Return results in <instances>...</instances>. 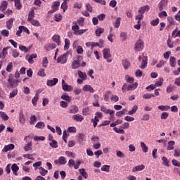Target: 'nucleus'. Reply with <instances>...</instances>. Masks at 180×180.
Wrapping results in <instances>:
<instances>
[{
	"label": "nucleus",
	"mask_w": 180,
	"mask_h": 180,
	"mask_svg": "<svg viewBox=\"0 0 180 180\" xmlns=\"http://www.w3.org/2000/svg\"><path fill=\"white\" fill-rule=\"evenodd\" d=\"M158 109L162 112H167V110H169L170 107L169 105H159Z\"/></svg>",
	"instance_id": "nucleus-34"
},
{
	"label": "nucleus",
	"mask_w": 180,
	"mask_h": 180,
	"mask_svg": "<svg viewBox=\"0 0 180 180\" xmlns=\"http://www.w3.org/2000/svg\"><path fill=\"white\" fill-rule=\"evenodd\" d=\"M15 6L17 9H18V11L22 9V3H20V0H15Z\"/></svg>",
	"instance_id": "nucleus-51"
},
{
	"label": "nucleus",
	"mask_w": 180,
	"mask_h": 180,
	"mask_svg": "<svg viewBox=\"0 0 180 180\" xmlns=\"http://www.w3.org/2000/svg\"><path fill=\"white\" fill-rule=\"evenodd\" d=\"M139 86V83L135 82L132 83L131 84H129L127 86V84H124L122 87V92H126V91H134Z\"/></svg>",
	"instance_id": "nucleus-2"
},
{
	"label": "nucleus",
	"mask_w": 180,
	"mask_h": 180,
	"mask_svg": "<svg viewBox=\"0 0 180 180\" xmlns=\"http://www.w3.org/2000/svg\"><path fill=\"white\" fill-rule=\"evenodd\" d=\"M71 44V41L68 39H65V46L64 50H68L70 49V45Z\"/></svg>",
	"instance_id": "nucleus-42"
},
{
	"label": "nucleus",
	"mask_w": 180,
	"mask_h": 180,
	"mask_svg": "<svg viewBox=\"0 0 180 180\" xmlns=\"http://www.w3.org/2000/svg\"><path fill=\"white\" fill-rule=\"evenodd\" d=\"M154 94L147 93L143 96V99H151L152 98H154Z\"/></svg>",
	"instance_id": "nucleus-61"
},
{
	"label": "nucleus",
	"mask_w": 180,
	"mask_h": 180,
	"mask_svg": "<svg viewBox=\"0 0 180 180\" xmlns=\"http://www.w3.org/2000/svg\"><path fill=\"white\" fill-rule=\"evenodd\" d=\"M149 11H150V6L146 5L139 8V13H142V15H144V12H148Z\"/></svg>",
	"instance_id": "nucleus-15"
},
{
	"label": "nucleus",
	"mask_w": 180,
	"mask_h": 180,
	"mask_svg": "<svg viewBox=\"0 0 180 180\" xmlns=\"http://www.w3.org/2000/svg\"><path fill=\"white\" fill-rule=\"evenodd\" d=\"M78 76L81 79H83L84 81H86V72H83L81 70H78L77 72Z\"/></svg>",
	"instance_id": "nucleus-26"
},
{
	"label": "nucleus",
	"mask_w": 180,
	"mask_h": 180,
	"mask_svg": "<svg viewBox=\"0 0 180 180\" xmlns=\"http://www.w3.org/2000/svg\"><path fill=\"white\" fill-rule=\"evenodd\" d=\"M176 59L175 58V57L174 56H171L170 58H169V63H170V65L172 67H175V65H176Z\"/></svg>",
	"instance_id": "nucleus-54"
},
{
	"label": "nucleus",
	"mask_w": 180,
	"mask_h": 180,
	"mask_svg": "<svg viewBox=\"0 0 180 180\" xmlns=\"http://www.w3.org/2000/svg\"><path fill=\"white\" fill-rule=\"evenodd\" d=\"M72 118L73 120H75V122H82V120H84V116L79 114L72 115Z\"/></svg>",
	"instance_id": "nucleus-19"
},
{
	"label": "nucleus",
	"mask_w": 180,
	"mask_h": 180,
	"mask_svg": "<svg viewBox=\"0 0 180 180\" xmlns=\"http://www.w3.org/2000/svg\"><path fill=\"white\" fill-rule=\"evenodd\" d=\"M34 18V10H31L28 13L27 22L32 20Z\"/></svg>",
	"instance_id": "nucleus-44"
},
{
	"label": "nucleus",
	"mask_w": 180,
	"mask_h": 180,
	"mask_svg": "<svg viewBox=\"0 0 180 180\" xmlns=\"http://www.w3.org/2000/svg\"><path fill=\"white\" fill-rule=\"evenodd\" d=\"M61 99H63V101H66L67 102H71V97H70L67 93H65L61 96Z\"/></svg>",
	"instance_id": "nucleus-33"
},
{
	"label": "nucleus",
	"mask_w": 180,
	"mask_h": 180,
	"mask_svg": "<svg viewBox=\"0 0 180 180\" xmlns=\"http://www.w3.org/2000/svg\"><path fill=\"white\" fill-rule=\"evenodd\" d=\"M32 146H33V143L32 142H28L27 144H26L24 146L25 151H32Z\"/></svg>",
	"instance_id": "nucleus-32"
},
{
	"label": "nucleus",
	"mask_w": 180,
	"mask_h": 180,
	"mask_svg": "<svg viewBox=\"0 0 180 180\" xmlns=\"http://www.w3.org/2000/svg\"><path fill=\"white\" fill-rule=\"evenodd\" d=\"M6 26L8 29V30H11V29H12V26H13V18L9 19L6 22Z\"/></svg>",
	"instance_id": "nucleus-28"
},
{
	"label": "nucleus",
	"mask_w": 180,
	"mask_h": 180,
	"mask_svg": "<svg viewBox=\"0 0 180 180\" xmlns=\"http://www.w3.org/2000/svg\"><path fill=\"white\" fill-rule=\"evenodd\" d=\"M143 49H144V41L139 39L135 44L134 50L135 51H141Z\"/></svg>",
	"instance_id": "nucleus-4"
},
{
	"label": "nucleus",
	"mask_w": 180,
	"mask_h": 180,
	"mask_svg": "<svg viewBox=\"0 0 180 180\" xmlns=\"http://www.w3.org/2000/svg\"><path fill=\"white\" fill-rule=\"evenodd\" d=\"M49 146L52 148H58V143H57L56 140L51 141L49 142Z\"/></svg>",
	"instance_id": "nucleus-39"
},
{
	"label": "nucleus",
	"mask_w": 180,
	"mask_h": 180,
	"mask_svg": "<svg viewBox=\"0 0 180 180\" xmlns=\"http://www.w3.org/2000/svg\"><path fill=\"white\" fill-rule=\"evenodd\" d=\"M39 174L42 176H46V175L47 174V172H49V171L46 170L43 167H39Z\"/></svg>",
	"instance_id": "nucleus-46"
},
{
	"label": "nucleus",
	"mask_w": 180,
	"mask_h": 180,
	"mask_svg": "<svg viewBox=\"0 0 180 180\" xmlns=\"http://www.w3.org/2000/svg\"><path fill=\"white\" fill-rule=\"evenodd\" d=\"M174 155L176 158H178L180 157V149L179 148H177L176 149L174 150Z\"/></svg>",
	"instance_id": "nucleus-62"
},
{
	"label": "nucleus",
	"mask_w": 180,
	"mask_h": 180,
	"mask_svg": "<svg viewBox=\"0 0 180 180\" xmlns=\"http://www.w3.org/2000/svg\"><path fill=\"white\" fill-rule=\"evenodd\" d=\"M57 47V45L54 43H49L44 46L45 50L50 51V50H54Z\"/></svg>",
	"instance_id": "nucleus-17"
},
{
	"label": "nucleus",
	"mask_w": 180,
	"mask_h": 180,
	"mask_svg": "<svg viewBox=\"0 0 180 180\" xmlns=\"http://www.w3.org/2000/svg\"><path fill=\"white\" fill-rule=\"evenodd\" d=\"M123 123V120H117L115 122L110 124V127H116V126L119 124H122Z\"/></svg>",
	"instance_id": "nucleus-37"
},
{
	"label": "nucleus",
	"mask_w": 180,
	"mask_h": 180,
	"mask_svg": "<svg viewBox=\"0 0 180 180\" xmlns=\"http://www.w3.org/2000/svg\"><path fill=\"white\" fill-rule=\"evenodd\" d=\"M81 67V63L79 60H75L72 63V70H77V68H79Z\"/></svg>",
	"instance_id": "nucleus-20"
},
{
	"label": "nucleus",
	"mask_w": 180,
	"mask_h": 180,
	"mask_svg": "<svg viewBox=\"0 0 180 180\" xmlns=\"http://www.w3.org/2000/svg\"><path fill=\"white\" fill-rule=\"evenodd\" d=\"M146 169V166L144 165H139L132 168V172H139L140 171H143Z\"/></svg>",
	"instance_id": "nucleus-12"
},
{
	"label": "nucleus",
	"mask_w": 180,
	"mask_h": 180,
	"mask_svg": "<svg viewBox=\"0 0 180 180\" xmlns=\"http://www.w3.org/2000/svg\"><path fill=\"white\" fill-rule=\"evenodd\" d=\"M55 164H60V165H65L67 164V160L64 156L59 157L58 160L55 161Z\"/></svg>",
	"instance_id": "nucleus-14"
},
{
	"label": "nucleus",
	"mask_w": 180,
	"mask_h": 180,
	"mask_svg": "<svg viewBox=\"0 0 180 180\" xmlns=\"http://www.w3.org/2000/svg\"><path fill=\"white\" fill-rule=\"evenodd\" d=\"M163 84H164V78L160 77L157 80L155 85V86H162Z\"/></svg>",
	"instance_id": "nucleus-36"
},
{
	"label": "nucleus",
	"mask_w": 180,
	"mask_h": 180,
	"mask_svg": "<svg viewBox=\"0 0 180 180\" xmlns=\"http://www.w3.org/2000/svg\"><path fill=\"white\" fill-rule=\"evenodd\" d=\"M72 30H73L74 34H75V36H79L80 30L77 25H73L72 27Z\"/></svg>",
	"instance_id": "nucleus-25"
},
{
	"label": "nucleus",
	"mask_w": 180,
	"mask_h": 180,
	"mask_svg": "<svg viewBox=\"0 0 180 180\" xmlns=\"http://www.w3.org/2000/svg\"><path fill=\"white\" fill-rule=\"evenodd\" d=\"M58 84V79L53 78V79L48 80L46 82V85L48 86H54V85H57Z\"/></svg>",
	"instance_id": "nucleus-11"
},
{
	"label": "nucleus",
	"mask_w": 180,
	"mask_h": 180,
	"mask_svg": "<svg viewBox=\"0 0 180 180\" xmlns=\"http://www.w3.org/2000/svg\"><path fill=\"white\" fill-rule=\"evenodd\" d=\"M125 79H126V82H128L129 84H133L134 82V79L129 76V75H127L125 76Z\"/></svg>",
	"instance_id": "nucleus-49"
},
{
	"label": "nucleus",
	"mask_w": 180,
	"mask_h": 180,
	"mask_svg": "<svg viewBox=\"0 0 180 180\" xmlns=\"http://www.w3.org/2000/svg\"><path fill=\"white\" fill-rule=\"evenodd\" d=\"M120 20H122V18L118 17L115 22H114V27L117 29L120 26Z\"/></svg>",
	"instance_id": "nucleus-45"
},
{
	"label": "nucleus",
	"mask_w": 180,
	"mask_h": 180,
	"mask_svg": "<svg viewBox=\"0 0 180 180\" xmlns=\"http://www.w3.org/2000/svg\"><path fill=\"white\" fill-rule=\"evenodd\" d=\"M8 8V1H4L0 5L1 12H5V10Z\"/></svg>",
	"instance_id": "nucleus-22"
},
{
	"label": "nucleus",
	"mask_w": 180,
	"mask_h": 180,
	"mask_svg": "<svg viewBox=\"0 0 180 180\" xmlns=\"http://www.w3.org/2000/svg\"><path fill=\"white\" fill-rule=\"evenodd\" d=\"M141 147L143 153H148V147L144 142H141Z\"/></svg>",
	"instance_id": "nucleus-38"
},
{
	"label": "nucleus",
	"mask_w": 180,
	"mask_h": 180,
	"mask_svg": "<svg viewBox=\"0 0 180 180\" xmlns=\"http://www.w3.org/2000/svg\"><path fill=\"white\" fill-rule=\"evenodd\" d=\"M8 84L11 88H16L19 86V84L16 83V80H13L11 78L8 79Z\"/></svg>",
	"instance_id": "nucleus-27"
},
{
	"label": "nucleus",
	"mask_w": 180,
	"mask_h": 180,
	"mask_svg": "<svg viewBox=\"0 0 180 180\" xmlns=\"http://www.w3.org/2000/svg\"><path fill=\"white\" fill-rule=\"evenodd\" d=\"M35 127L37 129H44L46 127V124L43 122H39L36 125Z\"/></svg>",
	"instance_id": "nucleus-52"
},
{
	"label": "nucleus",
	"mask_w": 180,
	"mask_h": 180,
	"mask_svg": "<svg viewBox=\"0 0 180 180\" xmlns=\"http://www.w3.org/2000/svg\"><path fill=\"white\" fill-rule=\"evenodd\" d=\"M11 171L13 172V174L15 176H18V171H19V166L16 164H13L11 166Z\"/></svg>",
	"instance_id": "nucleus-21"
},
{
	"label": "nucleus",
	"mask_w": 180,
	"mask_h": 180,
	"mask_svg": "<svg viewBox=\"0 0 180 180\" xmlns=\"http://www.w3.org/2000/svg\"><path fill=\"white\" fill-rule=\"evenodd\" d=\"M120 36L122 39V41H126L127 39V32H121Z\"/></svg>",
	"instance_id": "nucleus-56"
},
{
	"label": "nucleus",
	"mask_w": 180,
	"mask_h": 180,
	"mask_svg": "<svg viewBox=\"0 0 180 180\" xmlns=\"http://www.w3.org/2000/svg\"><path fill=\"white\" fill-rule=\"evenodd\" d=\"M58 6H60V1H54L53 3V5L51 6L52 9H54L57 11V9H58Z\"/></svg>",
	"instance_id": "nucleus-57"
},
{
	"label": "nucleus",
	"mask_w": 180,
	"mask_h": 180,
	"mask_svg": "<svg viewBox=\"0 0 180 180\" xmlns=\"http://www.w3.org/2000/svg\"><path fill=\"white\" fill-rule=\"evenodd\" d=\"M15 148V145L11 143L8 145H6L4 147L2 151L3 153H8V151H11V150H13Z\"/></svg>",
	"instance_id": "nucleus-16"
},
{
	"label": "nucleus",
	"mask_w": 180,
	"mask_h": 180,
	"mask_svg": "<svg viewBox=\"0 0 180 180\" xmlns=\"http://www.w3.org/2000/svg\"><path fill=\"white\" fill-rule=\"evenodd\" d=\"M168 6V0H161L158 4L159 11L162 12L165 8Z\"/></svg>",
	"instance_id": "nucleus-7"
},
{
	"label": "nucleus",
	"mask_w": 180,
	"mask_h": 180,
	"mask_svg": "<svg viewBox=\"0 0 180 180\" xmlns=\"http://www.w3.org/2000/svg\"><path fill=\"white\" fill-rule=\"evenodd\" d=\"M29 22H30V23H31L33 26H37V27L40 26V22H39V20H37L32 19V20H30Z\"/></svg>",
	"instance_id": "nucleus-58"
},
{
	"label": "nucleus",
	"mask_w": 180,
	"mask_h": 180,
	"mask_svg": "<svg viewBox=\"0 0 180 180\" xmlns=\"http://www.w3.org/2000/svg\"><path fill=\"white\" fill-rule=\"evenodd\" d=\"M41 64L44 68H47V67H49V58H47V57H44L42 58Z\"/></svg>",
	"instance_id": "nucleus-30"
},
{
	"label": "nucleus",
	"mask_w": 180,
	"mask_h": 180,
	"mask_svg": "<svg viewBox=\"0 0 180 180\" xmlns=\"http://www.w3.org/2000/svg\"><path fill=\"white\" fill-rule=\"evenodd\" d=\"M60 8L61 9H63V12H65L68 9V6L67 5V1H63Z\"/></svg>",
	"instance_id": "nucleus-60"
},
{
	"label": "nucleus",
	"mask_w": 180,
	"mask_h": 180,
	"mask_svg": "<svg viewBox=\"0 0 180 180\" xmlns=\"http://www.w3.org/2000/svg\"><path fill=\"white\" fill-rule=\"evenodd\" d=\"M19 122L20 123H22V124H25L26 122V117H25V114H23V112H20L19 113Z\"/></svg>",
	"instance_id": "nucleus-24"
},
{
	"label": "nucleus",
	"mask_w": 180,
	"mask_h": 180,
	"mask_svg": "<svg viewBox=\"0 0 180 180\" xmlns=\"http://www.w3.org/2000/svg\"><path fill=\"white\" fill-rule=\"evenodd\" d=\"M8 54V47L4 48L2 51L0 52V58L2 60L6 58V55Z\"/></svg>",
	"instance_id": "nucleus-23"
},
{
	"label": "nucleus",
	"mask_w": 180,
	"mask_h": 180,
	"mask_svg": "<svg viewBox=\"0 0 180 180\" xmlns=\"http://www.w3.org/2000/svg\"><path fill=\"white\" fill-rule=\"evenodd\" d=\"M0 117L4 121L9 120V117L4 111H0Z\"/></svg>",
	"instance_id": "nucleus-35"
},
{
	"label": "nucleus",
	"mask_w": 180,
	"mask_h": 180,
	"mask_svg": "<svg viewBox=\"0 0 180 180\" xmlns=\"http://www.w3.org/2000/svg\"><path fill=\"white\" fill-rule=\"evenodd\" d=\"M148 60V58L146 56H140L139 57V61H141V65L140 66V68L141 70H144L146 67H147V61Z\"/></svg>",
	"instance_id": "nucleus-5"
},
{
	"label": "nucleus",
	"mask_w": 180,
	"mask_h": 180,
	"mask_svg": "<svg viewBox=\"0 0 180 180\" xmlns=\"http://www.w3.org/2000/svg\"><path fill=\"white\" fill-rule=\"evenodd\" d=\"M138 109H139V106L134 105L132 109L128 112V115H129V116H133V115H134L137 112Z\"/></svg>",
	"instance_id": "nucleus-31"
},
{
	"label": "nucleus",
	"mask_w": 180,
	"mask_h": 180,
	"mask_svg": "<svg viewBox=\"0 0 180 180\" xmlns=\"http://www.w3.org/2000/svg\"><path fill=\"white\" fill-rule=\"evenodd\" d=\"M68 60V52H66L58 57L57 63H59L60 64H65Z\"/></svg>",
	"instance_id": "nucleus-3"
},
{
	"label": "nucleus",
	"mask_w": 180,
	"mask_h": 180,
	"mask_svg": "<svg viewBox=\"0 0 180 180\" xmlns=\"http://www.w3.org/2000/svg\"><path fill=\"white\" fill-rule=\"evenodd\" d=\"M162 165H165V167H169V162L168 161V159L166 157H162Z\"/></svg>",
	"instance_id": "nucleus-48"
},
{
	"label": "nucleus",
	"mask_w": 180,
	"mask_h": 180,
	"mask_svg": "<svg viewBox=\"0 0 180 180\" xmlns=\"http://www.w3.org/2000/svg\"><path fill=\"white\" fill-rule=\"evenodd\" d=\"M101 112H103V113H105V115H114L115 110L107 109L105 107L101 106Z\"/></svg>",
	"instance_id": "nucleus-13"
},
{
	"label": "nucleus",
	"mask_w": 180,
	"mask_h": 180,
	"mask_svg": "<svg viewBox=\"0 0 180 180\" xmlns=\"http://www.w3.org/2000/svg\"><path fill=\"white\" fill-rule=\"evenodd\" d=\"M33 58H37V54L32 53L31 55H26L25 59L28 61L29 64H33L34 63Z\"/></svg>",
	"instance_id": "nucleus-8"
},
{
	"label": "nucleus",
	"mask_w": 180,
	"mask_h": 180,
	"mask_svg": "<svg viewBox=\"0 0 180 180\" xmlns=\"http://www.w3.org/2000/svg\"><path fill=\"white\" fill-rule=\"evenodd\" d=\"M116 155L119 158H124L126 157V155L120 150H116Z\"/></svg>",
	"instance_id": "nucleus-59"
},
{
	"label": "nucleus",
	"mask_w": 180,
	"mask_h": 180,
	"mask_svg": "<svg viewBox=\"0 0 180 180\" xmlns=\"http://www.w3.org/2000/svg\"><path fill=\"white\" fill-rule=\"evenodd\" d=\"M122 66L124 68V70H128L129 67H130V62L127 60V59H124L122 60Z\"/></svg>",
	"instance_id": "nucleus-29"
},
{
	"label": "nucleus",
	"mask_w": 180,
	"mask_h": 180,
	"mask_svg": "<svg viewBox=\"0 0 180 180\" xmlns=\"http://www.w3.org/2000/svg\"><path fill=\"white\" fill-rule=\"evenodd\" d=\"M174 146H175V141H168L167 150H168V151H171V150H174V148H175Z\"/></svg>",
	"instance_id": "nucleus-18"
},
{
	"label": "nucleus",
	"mask_w": 180,
	"mask_h": 180,
	"mask_svg": "<svg viewBox=\"0 0 180 180\" xmlns=\"http://www.w3.org/2000/svg\"><path fill=\"white\" fill-rule=\"evenodd\" d=\"M79 112V109L78 108V106L75 105H72L70 106L69 110V113H71L72 115H75V113H78Z\"/></svg>",
	"instance_id": "nucleus-9"
},
{
	"label": "nucleus",
	"mask_w": 180,
	"mask_h": 180,
	"mask_svg": "<svg viewBox=\"0 0 180 180\" xmlns=\"http://www.w3.org/2000/svg\"><path fill=\"white\" fill-rule=\"evenodd\" d=\"M52 39L53 40V41H55V43H57V44L58 46H60V36L58 34H55L53 36Z\"/></svg>",
	"instance_id": "nucleus-41"
},
{
	"label": "nucleus",
	"mask_w": 180,
	"mask_h": 180,
	"mask_svg": "<svg viewBox=\"0 0 180 180\" xmlns=\"http://www.w3.org/2000/svg\"><path fill=\"white\" fill-rule=\"evenodd\" d=\"M37 75H39V77H46V72H44V69H39V70L37 72Z\"/></svg>",
	"instance_id": "nucleus-64"
},
{
	"label": "nucleus",
	"mask_w": 180,
	"mask_h": 180,
	"mask_svg": "<svg viewBox=\"0 0 180 180\" xmlns=\"http://www.w3.org/2000/svg\"><path fill=\"white\" fill-rule=\"evenodd\" d=\"M172 37H180V31L174 30L172 33Z\"/></svg>",
	"instance_id": "nucleus-63"
},
{
	"label": "nucleus",
	"mask_w": 180,
	"mask_h": 180,
	"mask_svg": "<svg viewBox=\"0 0 180 180\" xmlns=\"http://www.w3.org/2000/svg\"><path fill=\"white\" fill-rule=\"evenodd\" d=\"M126 112H127V109L126 108L123 109L121 111L117 112H116L117 117H122V116H123V115H124Z\"/></svg>",
	"instance_id": "nucleus-43"
},
{
	"label": "nucleus",
	"mask_w": 180,
	"mask_h": 180,
	"mask_svg": "<svg viewBox=\"0 0 180 180\" xmlns=\"http://www.w3.org/2000/svg\"><path fill=\"white\" fill-rule=\"evenodd\" d=\"M79 174H81L82 176L84 178V179H86V178H88V174L86 173V172H85V169H79Z\"/></svg>",
	"instance_id": "nucleus-40"
},
{
	"label": "nucleus",
	"mask_w": 180,
	"mask_h": 180,
	"mask_svg": "<svg viewBox=\"0 0 180 180\" xmlns=\"http://www.w3.org/2000/svg\"><path fill=\"white\" fill-rule=\"evenodd\" d=\"M82 90L84 92H91V94H94L95 92V89H94V88L91 86V85H88V84H85L83 86Z\"/></svg>",
	"instance_id": "nucleus-10"
},
{
	"label": "nucleus",
	"mask_w": 180,
	"mask_h": 180,
	"mask_svg": "<svg viewBox=\"0 0 180 180\" xmlns=\"http://www.w3.org/2000/svg\"><path fill=\"white\" fill-rule=\"evenodd\" d=\"M37 122V117L36 115H31L30 120V124H34Z\"/></svg>",
	"instance_id": "nucleus-53"
},
{
	"label": "nucleus",
	"mask_w": 180,
	"mask_h": 180,
	"mask_svg": "<svg viewBox=\"0 0 180 180\" xmlns=\"http://www.w3.org/2000/svg\"><path fill=\"white\" fill-rule=\"evenodd\" d=\"M18 95V89H14L9 94V98L12 99V98H15Z\"/></svg>",
	"instance_id": "nucleus-50"
},
{
	"label": "nucleus",
	"mask_w": 180,
	"mask_h": 180,
	"mask_svg": "<svg viewBox=\"0 0 180 180\" xmlns=\"http://www.w3.org/2000/svg\"><path fill=\"white\" fill-rule=\"evenodd\" d=\"M105 32V29L103 28H98L96 30V36H97L98 37H99V36H101V34L102 33H103Z\"/></svg>",
	"instance_id": "nucleus-55"
},
{
	"label": "nucleus",
	"mask_w": 180,
	"mask_h": 180,
	"mask_svg": "<svg viewBox=\"0 0 180 180\" xmlns=\"http://www.w3.org/2000/svg\"><path fill=\"white\" fill-rule=\"evenodd\" d=\"M12 68H13V63L12 62H9L6 69L7 72H12Z\"/></svg>",
	"instance_id": "nucleus-47"
},
{
	"label": "nucleus",
	"mask_w": 180,
	"mask_h": 180,
	"mask_svg": "<svg viewBox=\"0 0 180 180\" xmlns=\"http://www.w3.org/2000/svg\"><path fill=\"white\" fill-rule=\"evenodd\" d=\"M103 56L104 60H105L107 63H112V61H113L112 59V53H110V49L105 48L103 50Z\"/></svg>",
	"instance_id": "nucleus-1"
},
{
	"label": "nucleus",
	"mask_w": 180,
	"mask_h": 180,
	"mask_svg": "<svg viewBox=\"0 0 180 180\" xmlns=\"http://www.w3.org/2000/svg\"><path fill=\"white\" fill-rule=\"evenodd\" d=\"M62 88L65 92H70L73 89L72 86L68 85L64 79H62Z\"/></svg>",
	"instance_id": "nucleus-6"
}]
</instances>
